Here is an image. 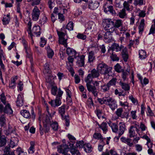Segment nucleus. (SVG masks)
<instances>
[{"instance_id": "4be33fe9", "label": "nucleus", "mask_w": 155, "mask_h": 155, "mask_svg": "<svg viewBox=\"0 0 155 155\" xmlns=\"http://www.w3.org/2000/svg\"><path fill=\"white\" fill-rule=\"evenodd\" d=\"M94 139L100 140L103 142V137L101 134L98 132H95L93 135V136Z\"/></svg>"}, {"instance_id": "6ab92c4d", "label": "nucleus", "mask_w": 155, "mask_h": 155, "mask_svg": "<svg viewBox=\"0 0 155 155\" xmlns=\"http://www.w3.org/2000/svg\"><path fill=\"white\" fill-rule=\"evenodd\" d=\"M40 29V28L39 26H35L33 28L32 32L36 36H39L41 34Z\"/></svg>"}, {"instance_id": "58836bf2", "label": "nucleus", "mask_w": 155, "mask_h": 155, "mask_svg": "<svg viewBox=\"0 0 155 155\" xmlns=\"http://www.w3.org/2000/svg\"><path fill=\"white\" fill-rule=\"evenodd\" d=\"M50 71L49 64L48 63H46L44 65L43 72L45 74H46L49 73Z\"/></svg>"}, {"instance_id": "f03ea898", "label": "nucleus", "mask_w": 155, "mask_h": 155, "mask_svg": "<svg viewBox=\"0 0 155 155\" xmlns=\"http://www.w3.org/2000/svg\"><path fill=\"white\" fill-rule=\"evenodd\" d=\"M97 69L101 74L106 75L111 72L112 67L104 63H100L97 66Z\"/></svg>"}, {"instance_id": "052dcab7", "label": "nucleus", "mask_w": 155, "mask_h": 155, "mask_svg": "<svg viewBox=\"0 0 155 155\" xmlns=\"http://www.w3.org/2000/svg\"><path fill=\"white\" fill-rule=\"evenodd\" d=\"M115 70L118 72H120L121 71V68L120 65L117 63L114 66Z\"/></svg>"}, {"instance_id": "e2e57ef3", "label": "nucleus", "mask_w": 155, "mask_h": 155, "mask_svg": "<svg viewBox=\"0 0 155 155\" xmlns=\"http://www.w3.org/2000/svg\"><path fill=\"white\" fill-rule=\"evenodd\" d=\"M57 33L59 39L64 38V37L65 36L64 33L62 31H59L58 30L57 31Z\"/></svg>"}, {"instance_id": "c756f323", "label": "nucleus", "mask_w": 155, "mask_h": 155, "mask_svg": "<svg viewBox=\"0 0 155 155\" xmlns=\"http://www.w3.org/2000/svg\"><path fill=\"white\" fill-rule=\"evenodd\" d=\"M21 114L25 118H28L30 116L29 112L26 110H23L20 112Z\"/></svg>"}, {"instance_id": "bf43d9fd", "label": "nucleus", "mask_w": 155, "mask_h": 155, "mask_svg": "<svg viewBox=\"0 0 155 155\" xmlns=\"http://www.w3.org/2000/svg\"><path fill=\"white\" fill-rule=\"evenodd\" d=\"M66 28L69 30H72L73 29V24L72 22L68 23L66 26Z\"/></svg>"}, {"instance_id": "7c9ffc66", "label": "nucleus", "mask_w": 155, "mask_h": 155, "mask_svg": "<svg viewBox=\"0 0 155 155\" xmlns=\"http://www.w3.org/2000/svg\"><path fill=\"white\" fill-rule=\"evenodd\" d=\"M88 58L89 62L91 63L95 59L94 52L91 51L89 53Z\"/></svg>"}, {"instance_id": "6e6d98bb", "label": "nucleus", "mask_w": 155, "mask_h": 155, "mask_svg": "<svg viewBox=\"0 0 155 155\" xmlns=\"http://www.w3.org/2000/svg\"><path fill=\"white\" fill-rule=\"evenodd\" d=\"M10 20V18L8 17H6V15H5L2 20L4 25H6L8 24Z\"/></svg>"}, {"instance_id": "c9c22d12", "label": "nucleus", "mask_w": 155, "mask_h": 155, "mask_svg": "<svg viewBox=\"0 0 155 155\" xmlns=\"http://www.w3.org/2000/svg\"><path fill=\"white\" fill-rule=\"evenodd\" d=\"M101 90L103 92H105L108 91L110 90V86L108 84H105L101 86Z\"/></svg>"}, {"instance_id": "864d4df0", "label": "nucleus", "mask_w": 155, "mask_h": 155, "mask_svg": "<svg viewBox=\"0 0 155 155\" xmlns=\"http://www.w3.org/2000/svg\"><path fill=\"white\" fill-rule=\"evenodd\" d=\"M84 145V142L82 140L78 141L76 144L77 147L79 148L83 147Z\"/></svg>"}, {"instance_id": "b1692460", "label": "nucleus", "mask_w": 155, "mask_h": 155, "mask_svg": "<svg viewBox=\"0 0 155 155\" xmlns=\"http://www.w3.org/2000/svg\"><path fill=\"white\" fill-rule=\"evenodd\" d=\"M99 73L100 72L98 71V70H97L95 69H94L91 71L90 74L93 78H97L100 75Z\"/></svg>"}, {"instance_id": "dca6fc26", "label": "nucleus", "mask_w": 155, "mask_h": 155, "mask_svg": "<svg viewBox=\"0 0 155 155\" xmlns=\"http://www.w3.org/2000/svg\"><path fill=\"white\" fill-rule=\"evenodd\" d=\"M110 98V97H104L102 98H98L97 100L101 104H105L107 105Z\"/></svg>"}, {"instance_id": "5fc2aeb1", "label": "nucleus", "mask_w": 155, "mask_h": 155, "mask_svg": "<svg viewBox=\"0 0 155 155\" xmlns=\"http://www.w3.org/2000/svg\"><path fill=\"white\" fill-rule=\"evenodd\" d=\"M63 120H64L65 122V125L67 127H68L69 125V116H63V117L62 118Z\"/></svg>"}, {"instance_id": "8fccbe9b", "label": "nucleus", "mask_w": 155, "mask_h": 155, "mask_svg": "<svg viewBox=\"0 0 155 155\" xmlns=\"http://www.w3.org/2000/svg\"><path fill=\"white\" fill-rule=\"evenodd\" d=\"M7 143V140L5 137L1 138L0 140V147L5 146Z\"/></svg>"}, {"instance_id": "37998d69", "label": "nucleus", "mask_w": 155, "mask_h": 155, "mask_svg": "<svg viewBox=\"0 0 155 155\" xmlns=\"http://www.w3.org/2000/svg\"><path fill=\"white\" fill-rule=\"evenodd\" d=\"M67 39H65L64 38L60 39L59 40V43L60 44L63 45L65 47L67 46Z\"/></svg>"}, {"instance_id": "338daca9", "label": "nucleus", "mask_w": 155, "mask_h": 155, "mask_svg": "<svg viewBox=\"0 0 155 155\" xmlns=\"http://www.w3.org/2000/svg\"><path fill=\"white\" fill-rule=\"evenodd\" d=\"M74 52V53H76V51L72 50L70 48H67L66 50V53L68 55H71L72 53Z\"/></svg>"}, {"instance_id": "a878e982", "label": "nucleus", "mask_w": 155, "mask_h": 155, "mask_svg": "<svg viewBox=\"0 0 155 155\" xmlns=\"http://www.w3.org/2000/svg\"><path fill=\"white\" fill-rule=\"evenodd\" d=\"M46 49L47 50L48 57L49 58H52L54 54L53 51L51 49L50 46H47Z\"/></svg>"}, {"instance_id": "9d476101", "label": "nucleus", "mask_w": 155, "mask_h": 155, "mask_svg": "<svg viewBox=\"0 0 155 155\" xmlns=\"http://www.w3.org/2000/svg\"><path fill=\"white\" fill-rule=\"evenodd\" d=\"M123 47L122 45L120 46L118 44L114 43L112 44L111 47L108 50V51L109 52L110 50H111L112 52L114 51L118 52L120 51Z\"/></svg>"}, {"instance_id": "39448f33", "label": "nucleus", "mask_w": 155, "mask_h": 155, "mask_svg": "<svg viewBox=\"0 0 155 155\" xmlns=\"http://www.w3.org/2000/svg\"><path fill=\"white\" fill-rule=\"evenodd\" d=\"M69 150V148L66 144H63L59 146L58 147V152L64 155H71L70 154L68 153V152Z\"/></svg>"}, {"instance_id": "13d9d810", "label": "nucleus", "mask_w": 155, "mask_h": 155, "mask_svg": "<svg viewBox=\"0 0 155 155\" xmlns=\"http://www.w3.org/2000/svg\"><path fill=\"white\" fill-rule=\"evenodd\" d=\"M50 125L49 124H43L44 132L45 133H48L50 130Z\"/></svg>"}, {"instance_id": "2f4dec72", "label": "nucleus", "mask_w": 155, "mask_h": 155, "mask_svg": "<svg viewBox=\"0 0 155 155\" xmlns=\"http://www.w3.org/2000/svg\"><path fill=\"white\" fill-rule=\"evenodd\" d=\"M144 20L143 19L141 20L140 24L139 27V33L142 34L143 31L144 27Z\"/></svg>"}, {"instance_id": "de8ad7c7", "label": "nucleus", "mask_w": 155, "mask_h": 155, "mask_svg": "<svg viewBox=\"0 0 155 155\" xmlns=\"http://www.w3.org/2000/svg\"><path fill=\"white\" fill-rule=\"evenodd\" d=\"M47 20V18L44 16L39 20V24L41 25H44L46 23Z\"/></svg>"}, {"instance_id": "49530a36", "label": "nucleus", "mask_w": 155, "mask_h": 155, "mask_svg": "<svg viewBox=\"0 0 155 155\" xmlns=\"http://www.w3.org/2000/svg\"><path fill=\"white\" fill-rule=\"evenodd\" d=\"M76 37L78 39L83 40H85L87 37L85 35L80 33H78Z\"/></svg>"}, {"instance_id": "f704fd0d", "label": "nucleus", "mask_w": 155, "mask_h": 155, "mask_svg": "<svg viewBox=\"0 0 155 155\" xmlns=\"http://www.w3.org/2000/svg\"><path fill=\"white\" fill-rule=\"evenodd\" d=\"M91 146L89 144H85L83 147L84 150L87 153L90 152L91 151Z\"/></svg>"}, {"instance_id": "5701e85b", "label": "nucleus", "mask_w": 155, "mask_h": 155, "mask_svg": "<svg viewBox=\"0 0 155 155\" xmlns=\"http://www.w3.org/2000/svg\"><path fill=\"white\" fill-rule=\"evenodd\" d=\"M120 140L122 142L127 144L130 147L132 146L133 145V143H131V139L130 138H126L122 137L120 138Z\"/></svg>"}, {"instance_id": "72a5a7b5", "label": "nucleus", "mask_w": 155, "mask_h": 155, "mask_svg": "<svg viewBox=\"0 0 155 155\" xmlns=\"http://www.w3.org/2000/svg\"><path fill=\"white\" fill-rule=\"evenodd\" d=\"M65 105H64L59 108V112L62 118L63 117V115L65 113Z\"/></svg>"}, {"instance_id": "cd10ccee", "label": "nucleus", "mask_w": 155, "mask_h": 155, "mask_svg": "<svg viewBox=\"0 0 155 155\" xmlns=\"http://www.w3.org/2000/svg\"><path fill=\"white\" fill-rule=\"evenodd\" d=\"M118 15L121 18H124L126 17L127 14L125 9H122L120 10L118 13Z\"/></svg>"}, {"instance_id": "bb28decb", "label": "nucleus", "mask_w": 155, "mask_h": 155, "mask_svg": "<svg viewBox=\"0 0 155 155\" xmlns=\"http://www.w3.org/2000/svg\"><path fill=\"white\" fill-rule=\"evenodd\" d=\"M119 84L121 87L122 88L124 91H128L129 90L130 87L128 84L123 83L121 81H120L119 82Z\"/></svg>"}, {"instance_id": "412c9836", "label": "nucleus", "mask_w": 155, "mask_h": 155, "mask_svg": "<svg viewBox=\"0 0 155 155\" xmlns=\"http://www.w3.org/2000/svg\"><path fill=\"white\" fill-rule=\"evenodd\" d=\"M17 105L19 107L22 106L23 104V101L21 95L18 94L16 101Z\"/></svg>"}, {"instance_id": "3c124183", "label": "nucleus", "mask_w": 155, "mask_h": 155, "mask_svg": "<svg viewBox=\"0 0 155 155\" xmlns=\"http://www.w3.org/2000/svg\"><path fill=\"white\" fill-rule=\"evenodd\" d=\"M123 111V109L122 108H119L116 111L115 114L118 117H120Z\"/></svg>"}, {"instance_id": "0eeeda50", "label": "nucleus", "mask_w": 155, "mask_h": 155, "mask_svg": "<svg viewBox=\"0 0 155 155\" xmlns=\"http://www.w3.org/2000/svg\"><path fill=\"white\" fill-rule=\"evenodd\" d=\"M40 15V11L36 6H35L31 14L32 18L33 21H37Z\"/></svg>"}, {"instance_id": "603ef678", "label": "nucleus", "mask_w": 155, "mask_h": 155, "mask_svg": "<svg viewBox=\"0 0 155 155\" xmlns=\"http://www.w3.org/2000/svg\"><path fill=\"white\" fill-rule=\"evenodd\" d=\"M87 104L88 107H91L92 106L94 105V103L91 97H90L88 99L87 102Z\"/></svg>"}, {"instance_id": "2eb2a0df", "label": "nucleus", "mask_w": 155, "mask_h": 155, "mask_svg": "<svg viewBox=\"0 0 155 155\" xmlns=\"http://www.w3.org/2000/svg\"><path fill=\"white\" fill-rule=\"evenodd\" d=\"M84 56L83 55L79 57L77 62V65L80 67H82L84 64Z\"/></svg>"}, {"instance_id": "6e6552de", "label": "nucleus", "mask_w": 155, "mask_h": 155, "mask_svg": "<svg viewBox=\"0 0 155 155\" xmlns=\"http://www.w3.org/2000/svg\"><path fill=\"white\" fill-rule=\"evenodd\" d=\"M3 106L0 105V124L1 126H4L5 124L6 119L5 117V114L3 113Z\"/></svg>"}, {"instance_id": "e433bc0d", "label": "nucleus", "mask_w": 155, "mask_h": 155, "mask_svg": "<svg viewBox=\"0 0 155 155\" xmlns=\"http://www.w3.org/2000/svg\"><path fill=\"white\" fill-rule=\"evenodd\" d=\"M52 129L54 131H57L58 128V124L56 122H53V120L52 121L51 124H50Z\"/></svg>"}, {"instance_id": "4468645a", "label": "nucleus", "mask_w": 155, "mask_h": 155, "mask_svg": "<svg viewBox=\"0 0 155 155\" xmlns=\"http://www.w3.org/2000/svg\"><path fill=\"white\" fill-rule=\"evenodd\" d=\"M119 125L118 133L119 134L120 136H121L126 129V125L124 123L122 122L119 123Z\"/></svg>"}, {"instance_id": "f257e3e1", "label": "nucleus", "mask_w": 155, "mask_h": 155, "mask_svg": "<svg viewBox=\"0 0 155 155\" xmlns=\"http://www.w3.org/2000/svg\"><path fill=\"white\" fill-rule=\"evenodd\" d=\"M46 110L47 114H41L39 115L38 120L41 123L42 120L43 124H51L52 121V115L50 113L49 110V108L48 106H46Z\"/></svg>"}, {"instance_id": "a19ab883", "label": "nucleus", "mask_w": 155, "mask_h": 155, "mask_svg": "<svg viewBox=\"0 0 155 155\" xmlns=\"http://www.w3.org/2000/svg\"><path fill=\"white\" fill-rule=\"evenodd\" d=\"M92 78H92L91 74H89L84 80L85 82L86 83V84L91 83Z\"/></svg>"}, {"instance_id": "c85d7f7f", "label": "nucleus", "mask_w": 155, "mask_h": 155, "mask_svg": "<svg viewBox=\"0 0 155 155\" xmlns=\"http://www.w3.org/2000/svg\"><path fill=\"white\" fill-rule=\"evenodd\" d=\"M109 125L110 127L111 128L112 131L115 133L117 132L118 131V126L115 123H109Z\"/></svg>"}, {"instance_id": "1a4fd4ad", "label": "nucleus", "mask_w": 155, "mask_h": 155, "mask_svg": "<svg viewBox=\"0 0 155 155\" xmlns=\"http://www.w3.org/2000/svg\"><path fill=\"white\" fill-rule=\"evenodd\" d=\"M87 89L89 92H91L95 97H97L98 95L97 88L95 87L94 85H92L91 83L87 84H86Z\"/></svg>"}, {"instance_id": "79ce46f5", "label": "nucleus", "mask_w": 155, "mask_h": 155, "mask_svg": "<svg viewBox=\"0 0 155 155\" xmlns=\"http://www.w3.org/2000/svg\"><path fill=\"white\" fill-rule=\"evenodd\" d=\"M153 24L152 25L150 29V32L149 33V35L151 34H153L154 33L155 31V19L153 21Z\"/></svg>"}, {"instance_id": "9b49d317", "label": "nucleus", "mask_w": 155, "mask_h": 155, "mask_svg": "<svg viewBox=\"0 0 155 155\" xmlns=\"http://www.w3.org/2000/svg\"><path fill=\"white\" fill-rule=\"evenodd\" d=\"M110 108L112 110H114L115 109L117 108V102L116 101L111 98H110L109 101L107 104Z\"/></svg>"}, {"instance_id": "09e8293b", "label": "nucleus", "mask_w": 155, "mask_h": 155, "mask_svg": "<svg viewBox=\"0 0 155 155\" xmlns=\"http://www.w3.org/2000/svg\"><path fill=\"white\" fill-rule=\"evenodd\" d=\"M129 3H130L128 0L127 2H126V1H124L123 4L124 7V8L123 9H126L127 11H129L130 10V8L129 7Z\"/></svg>"}, {"instance_id": "7ed1b4c3", "label": "nucleus", "mask_w": 155, "mask_h": 155, "mask_svg": "<svg viewBox=\"0 0 155 155\" xmlns=\"http://www.w3.org/2000/svg\"><path fill=\"white\" fill-rule=\"evenodd\" d=\"M63 93V91L61 90L60 88H59L55 100H51L49 102V103L51 104L52 107H55L56 106H58L61 104V99H62V96Z\"/></svg>"}, {"instance_id": "4d7b16f0", "label": "nucleus", "mask_w": 155, "mask_h": 155, "mask_svg": "<svg viewBox=\"0 0 155 155\" xmlns=\"http://www.w3.org/2000/svg\"><path fill=\"white\" fill-rule=\"evenodd\" d=\"M136 110H132L130 112V115L132 119L133 120H136L137 118V116L136 114Z\"/></svg>"}, {"instance_id": "ddd939ff", "label": "nucleus", "mask_w": 155, "mask_h": 155, "mask_svg": "<svg viewBox=\"0 0 155 155\" xmlns=\"http://www.w3.org/2000/svg\"><path fill=\"white\" fill-rule=\"evenodd\" d=\"M5 108H3V113L5 114L7 113L9 114H11L13 113V111L12 110L9 104L6 103V104L5 105Z\"/></svg>"}, {"instance_id": "0e129e2a", "label": "nucleus", "mask_w": 155, "mask_h": 155, "mask_svg": "<svg viewBox=\"0 0 155 155\" xmlns=\"http://www.w3.org/2000/svg\"><path fill=\"white\" fill-rule=\"evenodd\" d=\"M129 117V113L127 112H124L122 114L120 117L122 118H126L127 119Z\"/></svg>"}, {"instance_id": "a211bd4d", "label": "nucleus", "mask_w": 155, "mask_h": 155, "mask_svg": "<svg viewBox=\"0 0 155 155\" xmlns=\"http://www.w3.org/2000/svg\"><path fill=\"white\" fill-rule=\"evenodd\" d=\"M99 128L102 129L104 134H106L107 131L108 126L107 124L105 122H103L101 125L98 124Z\"/></svg>"}, {"instance_id": "393cba45", "label": "nucleus", "mask_w": 155, "mask_h": 155, "mask_svg": "<svg viewBox=\"0 0 155 155\" xmlns=\"http://www.w3.org/2000/svg\"><path fill=\"white\" fill-rule=\"evenodd\" d=\"M135 127L133 126H131L129 130V133L130 137H134L135 135L134 130Z\"/></svg>"}, {"instance_id": "4c0bfd02", "label": "nucleus", "mask_w": 155, "mask_h": 155, "mask_svg": "<svg viewBox=\"0 0 155 155\" xmlns=\"http://www.w3.org/2000/svg\"><path fill=\"white\" fill-rule=\"evenodd\" d=\"M139 57L142 59H144L146 57V52L144 50H141L139 51Z\"/></svg>"}, {"instance_id": "ea45409f", "label": "nucleus", "mask_w": 155, "mask_h": 155, "mask_svg": "<svg viewBox=\"0 0 155 155\" xmlns=\"http://www.w3.org/2000/svg\"><path fill=\"white\" fill-rule=\"evenodd\" d=\"M117 79L116 78H113L107 83L110 87L111 86H115L116 85V82Z\"/></svg>"}, {"instance_id": "aec40b11", "label": "nucleus", "mask_w": 155, "mask_h": 155, "mask_svg": "<svg viewBox=\"0 0 155 155\" xmlns=\"http://www.w3.org/2000/svg\"><path fill=\"white\" fill-rule=\"evenodd\" d=\"M114 22V26L115 28V31L118 28L122 26V21L121 20H113Z\"/></svg>"}, {"instance_id": "423d86ee", "label": "nucleus", "mask_w": 155, "mask_h": 155, "mask_svg": "<svg viewBox=\"0 0 155 155\" xmlns=\"http://www.w3.org/2000/svg\"><path fill=\"white\" fill-rule=\"evenodd\" d=\"M110 5L109 2H105L104 3L103 5L104 12L106 13H107L108 12H109L112 14H115L116 12L114 9L113 6L112 5Z\"/></svg>"}, {"instance_id": "680f3d73", "label": "nucleus", "mask_w": 155, "mask_h": 155, "mask_svg": "<svg viewBox=\"0 0 155 155\" xmlns=\"http://www.w3.org/2000/svg\"><path fill=\"white\" fill-rule=\"evenodd\" d=\"M51 93L54 95H55L58 91V88L57 87L53 86L51 89Z\"/></svg>"}, {"instance_id": "69168bd1", "label": "nucleus", "mask_w": 155, "mask_h": 155, "mask_svg": "<svg viewBox=\"0 0 155 155\" xmlns=\"http://www.w3.org/2000/svg\"><path fill=\"white\" fill-rule=\"evenodd\" d=\"M134 4L136 6L138 5H142L143 4V0H135L134 1Z\"/></svg>"}, {"instance_id": "f3484780", "label": "nucleus", "mask_w": 155, "mask_h": 155, "mask_svg": "<svg viewBox=\"0 0 155 155\" xmlns=\"http://www.w3.org/2000/svg\"><path fill=\"white\" fill-rule=\"evenodd\" d=\"M99 3L97 2H93L92 1L89 2L88 5V8H89L94 10L97 8L99 6Z\"/></svg>"}, {"instance_id": "774afa93", "label": "nucleus", "mask_w": 155, "mask_h": 155, "mask_svg": "<svg viewBox=\"0 0 155 155\" xmlns=\"http://www.w3.org/2000/svg\"><path fill=\"white\" fill-rule=\"evenodd\" d=\"M17 152L18 155H27V153L21 151V148H17Z\"/></svg>"}, {"instance_id": "20e7f679", "label": "nucleus", "mask_w": 155, "mask_h": 155, "mask_svg": "<svg viewBox=\"0 0 155 155\" xmlns=\"http://www.w3.org/2000/svg\"><path fill=\"white\" fill-rule=\"evenodd\" d=\"M104 28L105 30L113 32L115 31L113 20L110 19H106L103 21Z\"/></svg>"}, {"instance_id": "473e14b6", "label": "nucleus", "mask_w": 155, "mask_h": 155, "mask_svg": "<svg viewBox=\"0 0 155 155\" xmlns=\"http://www.w3.org/2000/svg\"><path fill=\"white\" fill-rule=\"evenodd\" d=\"M30 147L28 150V151L29 153L32 154L34 152V147L35 143L34 142L31 141L30 142Z\"/></svg>"}, {"instance_id": "c03bdc74", "label": "nucleus", "mask_w": 155, "mask_h": 155, "mask_svg": "<svg viewBox=\"0 0 155 155\" xmlns=\"http://www.w3.org/2000/svg\"><path fill=\"white\" fill-rule=\"evenodd\" d=\"M28 2H31V5L34 6L37 5L40 3L41 0H28Z\"/></svg>"}, {"instance_id": "f8f14e48", "label": "nucleus", "mask_w": 155, "mask_h": 155, "mask_svg": "<svg viewBox=\"0 0 155 155\" xmlns=\"http://www.w3.org/2000/svg\"><path fill=\"white\" fill-rule=\"evenodd\" d=\"M113 32L107 31L104 35V38L106 41L108 43L111 42L113 41L112 34Z\"/></svg>"}, {"instance_id": "a18cd8bd", "label": "nucleus", "mask_w": 155, "mask_h": 155, "mask_svg": "<svg viewBox=\"0 0 155 155\" xmlns=\"http://www.w3.org/2000/svg\"><path fill=\"white\" fill-rule=\"evenodd\" d=\"M6 59L5 54L2 50H0V61Z\"/></svg>"}]
</instances>
